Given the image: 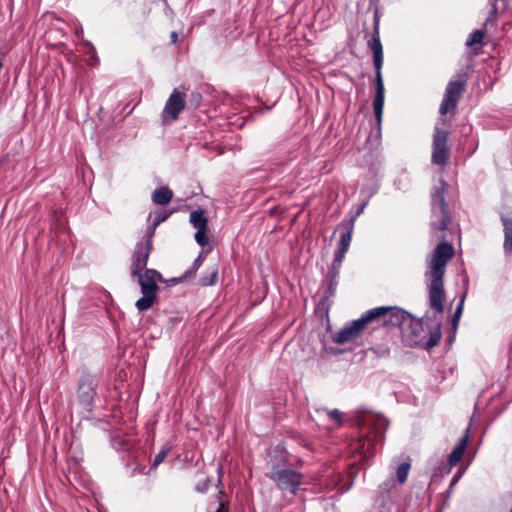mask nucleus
<instances>
[{"label": "nucleus", "mask_w": 512, "mask_h": 512, "mask_svg": "<svg viewBox=\"0 0 512 512\" xmlns=\"http://www.w3.org/2000/svg\"><path fill=\"white\" fill-rule=\"evenodd\" d=\"M447 186V183L443 179H440V186H435L431 191L430 229L432 236L436 239H440L441 242L431 253L425 277L429 280V306L436 313H443L444 311L445 269L455 253L452 244L445 240V231L451 221L449 207L444 196Z\"/></svg>", "instance_id": "obj_1"}, {"label": "nucleus", "mask_w": 512, "mask_h": 512, "mask_svg": "<svg viewBox=\"0 0 512 512\" xmlns=\"http://www.w3.org/2000/svg\"><path fill=\"white\" fill-rule=\"evenodd\" d=\"M408 318L405 310L399 307L380 306L366 311L362 316L353 320L344 326L334 337L333 342L336 344H344L359 337L369 325L383 324L387 325H403Z\"/></svg>", "instance_id": "obj_2"}, {"label": "nucleus", "mask_w": 512, "mask_h": 512, "mask_svg": "<svg viewBox=\"0 0 512 512\" xmlns=\"http://www.w3.org/2000/svg\"><path fill=\"white\" fill-rule=\"evenodd\" d=\"M380 17L379 10L375 8L374 11V23L373 33L371 39L368 41L367 46L373 52V63L376 69L375 75V97L373 101L374 114L378 124L382 121L384 99H385V88L382 78V64H383V48L380 41Z\"/></svg>", "instance_id": "obj_3"}, {"label": "nucleus", "mask_w": 512, "mask_h": 512, "mask_svg": "<svg viewBox=\"0 0 512 512\" xmlns=\"http://www.w3.org/2000/svg\"><path fill=\"white\" fill-rule=\"evenodd\" d=\"M138 278V283L143 296L135 303L136 308L140 311L149 310L157 299L158 285L157 282H163L164 279L160 272L155 269H145L138 274H132Z\"/></svg>", "instance_id": "obj_4"}, {"label": "nucleus", "mask_w": 512, "mask_h": 512, "mask_svg": "<svg viewBox=\"0 0 512 512\" xmlns=\"http://www.w3.org/2000/svg\"><path fill=\"white\" fill-rule=\"evenodd\" d=\"M467 74H457V78L450 80L445 88L442 102L439 107V113L446 115L454 114L463 93L466 90Z\"/></svg>", "instance_id": "obj_5"}, {"label": "nucleus", "mask_w": 512, "mask_h": 512, "mask_svg": "<svg viewBox=\"0 0 512 512\" xmlns=\"http://www.w3.org/2000/svg\"><path fill=\"white\" fill-rule=\"evenodd\" d=\"M98 384L99 380L96 374L82 371L77 387V399L78 403L87 410H91L93 407Z\"/></svg>", "instance_id": "obj_6"}, {"label": "nucleus", "mask_w": 512, "mask_h": 512, "mask_svg": "<svg viewBox=\"0 0 512 512\" xmlns=\"http://www.w3.org/2000/svg\"><path fill=\"white\" fill-rule=\"evenodd\" d=\"M448 140L449 132L436 126L433 131L431 163L441 168H444L450 159Z\"/></svg>", "instance_id": "obj_7"}, {"label": "nucleus", "mask_w": 512, "mask_h": 512, "mask_svg": "<svg viewBox=\"0 0 512 512\" xmlns=\"http://www.w3.org/2000/svg\"><path fill=\"white\" fill-rule=\"evenodd\" d=\"M269 478L275 482L277 488L283 492L296 495L303 483V474L293 469H274Z\"/></svg>", "instance_id": "obj_8"}, {"label": "nucleus", "mask_w": 512, "mask_h": 512, "mask_svg": "<svg viewBox=\"0 0 512 512\" xmlns=\"http://www.w3.org/2000/svg\"><path fill=\"white\" fill-rule=\"evenodd\" d=\"M386 425L383 419L375 424L373 430L365 438L358 442L357 449L363 455V458L371 457L376 451V445L382 444L385 438Z\"/></svg>", "instance_id": "obj_9"}, {"label": "nucleus", "mask_w": 512, "mask_h": 512, "mask_svg": "<svg viewBox=\"0 0 512 512\" xmlns=\"http://www.w3.org/2000/svg\"><path fill=\"white\" fill-rule=\"evenodd\" d=\"M408 314V318L405 320L403 325H393L394 327H400L406 337L408 338V344L411 346H421L423 340L426 338V331L424 329V323L422 320H415L411 314Z\"/></svg>", "instance_id": "obj_10"}, {"label": "nucleus", "mask_w": 512, "mask_h": 512, "mask_svg": "<svg viewBox=\"0 0 512 512\" xmlns=\"http://www.w3.org/2000/svg\"><path fill=\"white\" fill-rule=\"evenodd\" d=\"M185 104L184 95L178 89H174L167 99L161 114L163 123L176 121L184 110Z\"/></svg>", "instance_id": "obj_11"}, {"label": "nucleus", "mask_w": 512, "mask_h": 512, "mask_svg": "<svg viewBox=\"0 0 512 512\" xmlns=\"http://www.w3.org/2000/svg\"><path fill=\"white\" fill-rule=\"evenodd\" d=\"M151 250L152 243L150 241H140L135 245L130 266L131 274H138L146 269Z\"/></svg>", "instance_id": "obj_12"}, {"label": "nucleus", "mask_w": 512, "mask_h": 512, "mask_svg": "<svg viewBox=\"0 0 512 512\" xmlns=\"http://www.w3.org/2000/svg\"><path fill=\"white\" fill-rule=\"evenodd\" d=\"M469 441V428H467L463 434V436L459 439L458 443L452 450V452L448 456V464L444 465V467L441 469V473L448 474L450 473L451 467L457 465L461 459L463 458V455L465 453V450L467 448Z\"/></svg>", "instance_id": "obj_13"}, {"label": "nucleus", "mask_w": 512, "mask_h": 512, "mask_svg": "<svg viewBox=\"0 0 512 512\" xmlns=\"http://www.w3.org/2000/svg\"><path fill=\"white\" fill-rule=\"evenodd\" d=\"M363 208H361L355 216H352L349 219H344L341 221V223L338 225L337 229H342L343 232L340 235L339 240V248L348 250L350 247L351 239H352V233L354 229L355 219L356 216L360 214Z\"/></svg>", "instance_id": "obj_14"}, {"label": "nucleus", "mask_w": 512, "mask_h": 512, "mask_svg": "<svg viewBox=\"0 0 512 512\" xmlns=\"http://www.w3.org/2000/svg\"><path fill=\"white\" fill-rule=\"evenodd\" d=\"M500 220L503 225L504 242L503 249L506 254L512 255V218L501 214Z\"/></svg>", "instance_id": "obj_15"}, {"label": "nucleus", "mask_w": 512, "mask_h": 512, "mask_svg": "<svg viewBox=\"0 0 512 512\" xmlns=\"http://www.w3.org/2000/svg\"><path fill=\"white\" fill-rule=\"evenodd\" d=\"M441 339L440 325H436L433 329H427L426 338L423 340L421 347L429 350L437 346Z\"/></svg>", "instance_id": "obj_16"}, {"label": "nucleus", "mask_w": 512, "mask_h": 512, "mask_svg": "<svg viewBox=\"0 0 512 512\" xmlns=\"http://www.w3.org/2000/svg\"><path fill=\"white\" fill-rule=\"evenodd\" d=\"M173 197V192L168 187H160L154 190L152 201L157 205H167Z\"/></svg>", "instance_id": "obj_17"}, {"label": "nucleus", "mask_w": 512, "mask_h": 512, "mask_svg": "<svg viewBox=\"0 0 512 512\" xmlns=\"http://www.w3.org/2000/svg\"><path fill=\"white\" fill-rule=\"evenodd\" d=\"M207 218L204 214V211L194 210L190 214V223L193 225L196 229H207Z\"/></svg>", "instance_id": "obj_18"}, {"label": "nucleus", "mask_w": 512, "mask_h": 512, "mask_svg": "<svg viewBox=\"0 0 512 512\" xmlns=\"http://www.w3.org/2000/svg\"><path fill=\"white\" fill-rule=\"evenodd\" d=\"M491 20V17H488L484 23V28L474 30L468 37L466 41V45L468 47H473L476 44H480L485 36V26Z\"/></svg>", "instance_id": "obj_19"}, {"label": "nucleus", "mask_w": 512, "mask_h": 512, "mask_svg": "<svg viewBox=\"0 0 512 512\" xmlns=\"http://www.w3.org/2000/svg\"><path fill=\"white\" fill-rule=\"evenodd\" d=\"M204 261V252H201L198 257L194 260L193 264H192V267L191 269L187 270L182 277L180 278H173L171 279L172 282L174 283H178L180 282L182 279H188L190 278L191 276H193L197 270L200 268V266L202 265Z\"/></svg>", "instance_id": "obj_20"}, {"label": "nucleus", "mask_w": 512, "mask_h": 512, "mask_svg": "<svg viewBox=\"0 0 512 512\" xmlns=\"http://www.w3.org/2000/svg\"><path fill=\"white\" fill-rule=\"evenodd\" d=\"M410 468H411V465L409 462H404L398 466V468L396 470V477L400 484H403L406 482Z\"/></svg>", "instance_id": "obj_21"}, {"label": "nucleus", "mask_w": 512, "mask_h": 512, "mask_svg": "<svg viewBox=\"0 0 512 512\" xmlns=\"http://www.w3.org/2000/svg\"><path fill=\"white\" fill-rule=\"evenodd\" d=\"M465 297H466V293H464L463 296L461 297V300L458 303V305L456 307V310H455V312L453 314V317H452V328H453V330H456L457 327H458V324H459V321H460V318H461V315H462V312H463V306H464Z\"/></svg>", "instance_id": "obj_22"}, {"label": "nucleus", "mask_w": 512, "mask_h": 512, "mask_svg": "<svg viewBox=\"0 0 512 512\" xmlns=\"http://www.w3.org/2000/svg\"><path fill=\"white\" fill-rule=\"evenodd\" d=\"M218 278V268L215 266L210 270L209 276H204L200 279V285L212 286L216 283Z\"/></svg>", "instance_id": "obj_23"}, {"label": "nucleus", "mask_w": 512, "mask_h": 512, "mask_svg": "<svg viewBox=\"0 0 512 512\" xmlns=\"http://www.w3.org/2000/svg\"><path fill=\"white\" fill-rule=\"evenodd\" d=\"M171 451V446L166 444L164 445L161 450L156 454L154 460H153V467H156L160 465L165 458L167 457L168 453Z\"/></svg>", "instance_id": "obj_24"}, {"label": "nucleus", "mask_w": 512, "mask_h": 512, "mask_svg": "<svg viewBox=\"0 0 512 512\" xmlns=\"http://www.w3.org/2000/svg\"><path fill=\"white\" fill-rule=\"evenodd\" d=\"M322 412H325L330 420L335 422L337 425H341L342 423V414L339 410L333 409V410H327L322 409Z\"/></svg>", "instance_id": "obj_25"}, {"label": "nucleus", "mask_w": 512, "mask_h": 512, "mask_svg": "<svg viewBox=\"0 0 512 512\" xmlns=\"http://www.w3.org/2000/svg\"><path fill=\"white\" fill-rule=\"evenodd\" d=\"M194 237L199 245L205 246L208 244L207 229H197Z\"/></svg>", "instance_id": "obj_26"}, {"label": "nucleus", "mask_w": 512, "mask_h": 512, "mask_svg": "<svg viewBox=\"0 0 512 512\" xmlns=\"http://www.w3.org/2000/svg\"><path fill=\"white\" fill-rule=\"evenodd\" d=\"M328 281L327 296L331 297L335 294L338 280L337 278H326Z\"/></svg>", "instance_id": "obj_27"}, {"label": "nucleus", "mask_w": 512, "mask_h": 512, "mask_svg": "<svg viewBox=\"0 0 512 512\" xmlns=\"http://www.w3.org/2000/svg\"><path fill=\"white\" fill-rule=\"evenodd\" d=\"M201 101H202V96L200 93L198 92H192L190 94V99H189V103L191 106H193L194 108H198L201 104Z\"/></svg>", "instance_id": "obj_28"}, {"label": "nucleus", "mask_w": 512, "mask_h": 512, "mask_svg": "<svg viewBox=\"0 0 512 512\" xmlns=\"http://www.w3.org/2000/svg\"><path fill=\"white\" fill-rule=\"evenodd\" d=\"M341 265H337L336 263L332 262L331 267L328 270L326 278H338L340 273Z\"/></svg>", "instance_id": "obj_29"}, {"label": "nucleus", "mask_w": 512, "mask_h": 512, "mask_svg": "<svg viewBox=\"0 0 512 512\" xmlns=\"http://www.w3.org/2000/svg\"><path fill=\"white\" fill-rule=\"evenodd\" d=\"M210 483V478L206 477L202 482L196 485L195 490L199 493H205L208 490Z\"/></svg>", "instance_id": "obj_30"}, {"label": "nucleus", "mask_w": 512, "mask_h": 512, "mask_svg": "<svg viewBox=\"0 0 512 512\" xmlns=\"http://www.w3.org/2000/svg\"><path fill=\"white\" fill-rule=\"evenodd\" d=\"M347 251L348 250L346 249L338 247L337 251L335 252L333 262L336 263L337 265H342L343 259Z\"/></svg>", "instance_id": "obj_31"}, {"label": "nucleus", "mask_w": 512, "mask_h": 512, "mask_svg": "<svg viewBox=\"0 0 512 512\" xmlns=\"http://www.w3.org/2000/svg\"><path fill=\"white\" fill-rule=\"evenodd\" d=\"M172 212L162 211L158 213L153 221V224L158 226L162 222L166 221Z\"/></svg>", "instance_id": "obj_32"}, {"label": "nucleus", "mask_w": 512, "mask_h": 512, "mask_svg": "<svg viewBox=\"0 0 512 512\" xmlns=\"http://www.w3.org/2000/svg\"><path fill=\"white\" fill-rule=\"evenodd\" d=\"M377 356L379 357H386L389 355V348L388 347H378V348H372L371 349Z\"/></svg>", "instance_id": "obj_33"}, {"label": "nucleus", "mask_w": 512, "mask_h": 512, "mask_svg": "<svg viewBox=\"0 0 512 512\" xmlns=\"http://www.w3.org/2000/svg\"><path fill=\"white\" fill-rule=\"evenodd\" d=\"M156 227L157 226L152 223V225L148 228L146 232V241H150L152 243V238L154 236Z\"/></svg>", "instance_id": "obj_34"}, {"label": "nucleus", "mask_w": 512, "mask_h": 512, "mask_svg": "<svg viewBox=\"0 0 512 512\" xmlns=\"http://www.w3.org/2000/svg\"><path fill=\"white\" fill-rule=\"evenodd\" d=\"M178 33L176 31L171 32L170 39L173 44H176L178 42Z\"/></svg>", "instance_id": "obj_35"}, {"label": "nucleus", "mask_w": 512, "mask_h": 512, "mask_svg": "<svg viewBox=\"0 0 512 512\" xmlns=\"http://www.w3.org/2000/svg\"><path fill=\"white\" fill-rule=\"evenodd\" d=\"M216 512H228V508L226 507L224 502L219 503V507Z\"/></svg>", "instance_id": "obj_36"}, {"label": "nucleus", "mask_w": 512, "mask_h": 512, "mask_svg": "<svg viewBox=\"0 0 512 512\" xmlns=\"http://www.w3.org/2000/svg\"><path fill=\"white\" fill-rule=\"evenodd\" d=\"M460 477H461V474H456V475L453 477L452 481H451L450 487H453V486L458 482V480H459V478H460Z\"/></svg>", "instance_id": "obj_37"}, {"label": "nucleus", "mask_w": 512, "mask_h": 512, "mask_svg": "<svg viewBox=\"0 0 512 512\" xmlns=\"http://www.w3.org/2000/svg\"><path fill=\"white\" fill-rule=\"evenodd\" d=\"M508 501H509V503L511 504V510H510V512H512V493L508 495Z\"/></svg>", "instance_id": "obj_38"}, {"label": "nucleus", "mask_w": 512, "mask_h": 512, "mask_svg": "<svg viewBox=\"0 0 512 512\" xmlns=\"http://www.w3.org/2000/svg\"><path fill=\"white\" fill-rule=\"evenodd\" d=\"M497 11V7H496V4H493V7H492V10H491V15L492 14H495Z\"/></svg>", "instance_id": "obj_39"}, {"label": "nucleus", "mask_w": 512, "mask_h": 512, "mask_svg": "<svg viewBox=\"0 0 512 512\" xmlns=\"http://www.w3.org/2000/svg\"><path fill=\"white\" fill-rule=\"evenodd\" d=\"M375 325H377L376 323H373L371 324L370 326H372V328H375Z\"/></svg>", "instance_id": "obj_40"}]
</instances>
